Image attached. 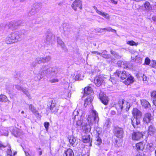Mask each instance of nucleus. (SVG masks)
<instances>
[{
  "mask_svg": "<svg viewBox=\"0 0 156 156\" xmlns=\"http://www.w3.org/2000/svg\"><path fill=\"white\" fill-rule=\"evenodd\" d=\"M129 75V73L126 71H121L117 70L113 75L111 76L109 80L113 84H115L119 78H120L122 80H124L127 78V79L125 80L124 83L126 85H128L133 82V77Z\"/></svg>",
  "mask_w": 156,
  "mask_h": 156,
  "instance_id": "1",
  "label": "nucleus"
},
{
  "mask_svg": "<svg viewBox=\"0 0 156 156\" xmlns=\"http://www.w3.org/2000/svg\"><path fill=\"white\" fill-rule=\"evenodd\" d=\"M59 70V69L56 67H49L47 66H44L41 72L45 71L44 74L47 78H49V81L51 83H55L58 81V79L54 77H57Z\"/></svg>",
  "mask_w": 156,
  "mask_h": 156,
  "instance_id": "2",
  "label": "nucleus"
},
{
  "mask_svg": "<svg viewBox=\"0 0 156 156\" xmlns=\"http://www.w3.org/2000/svg\"><path fill=\"white\" fill-rule=\"evenodd\" d=\"M22 32L21 31L12 32L6 38V43L8 44H13L19 41L22 37Z\"/></svg>",
  "mask_w": 156,
  "mask_h": 156,
  "instance_id": "3",
  "label": "nucleus"
},
{
  "mask_svg": "<svg viewBox=\"0 0 156 156\" xmlns=\"http://www.w3.org/2000/svg\"><path fill=\"white\" fill-rule=\"evenodd\" d=\"M87 119L90 125H92L94 123H98L99 120L98 113L95 110H92L91 113L88 116Z\"/></svg>",
  "mask_w": 156,
  "mask_h": 156,
  "instance_id": "4",
  "label": "nucleus"
},
{
  "mask_svg": "<svg viewBox=\"0 0 156 156\" xmlns=\"http://www.w3.org/2000/svg\"><path fill=\"white\" fill-rule=\"evenodd\" d=\"M80 111V110L79 111H74L73 113L72 118L73 121H74L75 122H76V124L77 125L81 126H83L84 125V124H83L82 121L81 120L82 118L81 115L79 114V112Z\"/></svg>",
  "mask_w": 156,
  "mask_h": 156,
  "instance_id": "5",
  "label": "nucleus"
},
{
  "mask_svg": "<svg viewBox=\"0 0 156 156\" xmlns=\"http://www.w3.org/2000/svg\"><path fill=\"white\" fill-rule=\"evenodd\" d=\"M116 107L118 108H120L122 110L124 108L126 111L129 110L130 107V104L129 103L125 101L124 100H120L118 103L116 105Z\"/></svg>",
  "mask_w": 156,
  "mask_h": 156,
  "instance_id": "6",
  "label": "nucleus"
},
{
  "mask_svg": "<svg viewBox=\"0 0 156 156\" xmlns=\"http://www.w3.org/2000/svg\"><path fill=\"white\" fill-rule=\"evenodd\" d=\"M0 147L2 150L5 151L6 152L8 156H12L11 147L9 144L5 145L2 143H0Z\"/></svg>",
  "mask_w": 156,
  "mask_h": 156,
  "instance_id": "7",
  "label": "nucleus"
},
{
  "mask_svg": "<svg viewBox=\"0 0 156 156\" xmlns=\"http://www.w3.org/2000/svg\"><path fill=\"white\" fill-rule=\"evenodd\" d=\"M82 2L81 0H75L71 5L72 8L75 11L77 10V8L81 9L82 8Z\"/></svg>",
  "mask_w": 156,
  "mask_h": 156,
  "instance_id": "8",
  "label": "nucleus"
},
{
  "mask_svg": "<svg viewBox=\"0 0 156 156\" xmlns=\"http://www.w3.org/2000/svg\"><path fill=\"white\" fill-rule=\"evenodd\" d=\"M104 78L101 75H97L94 78V83L97 87H100L101 85L104 81Z\"/></svg>",
  "mask_w": 156,
  "mask_h": 156,
  "instance_id": "9",
  "label": "nucleus"
},
{
  "mask_svg": "<svg viewBox=\"0 0 156 156\" xmlns=\"http://www.w3.org/2000/svg\"><path fill=\"white\" fill-rule=\"evenodd\" d=\"M143 134L139 131L133 132L132 134V138L133 140H138L142 137Z\"/></svg>",
  "mask_w": 156,
  "mask_h": 156,
  "instance_id": "10",
  "label": "nucleus"
},
{
  "mask_svg": "<svg viewBox=\"0 0 156 156\" xmlns=\"http://www.w3.org/2000/svg\"><path fill=\"white\" fill-rule=\"evenodd\" d=\"M153 119V117L151 114L149 113H147L144 115L143 120L144 123L148 124Z\"/></svg>",
  "mask_w": 156,
  "mask_h": 156,
  "instance_id": "11",
  "label": "nucleus"
},
{
  "mask_svg": "<svg viewBox=\"0 0 156 156\" xmlns=\"http://www.w3.org/2000/svg\"><path fill=\"white\" fill-rule=\"evenodd\" d=\"M156 133V128L153 124H151L148 127V133L151 136L154 135Z\"/></svg>",
  "mask_w": 156,
  "mask_h": 156,
  "instance_id": "12",
  "label": "nucleus"
},
{
  "mask_svg": "<svg viewBox=\"0 0 156 156\" xmlns=\"http://www.w3.org/2000/svg\"><path fill=\"white\" fill-rule=\"evenodd\" d=\"M99 98L103 103L105 105H107L108 103V99L105 94L101 93L99 94Z\"/></svg>",
  "mask_w": 156,
  "mask_h": 156,
  "instance_id": "13",
  "label": "nucleus"
},
{
  "mask_svg": "<svg viewBox=\"0 0 156 156\" xmlns=\"http://www.w3.org/2000/svg\"><path fill=\"white\" fill-rule=\"evenodd\" d=\"M93 8L98 14L102 16L107 19H109L110 17L108 14L99 10L98 9L97 7L95 6H93Z\"/></svg>",
  "mask_w": 156,
  "mask_h": 156,
  "instance_id": "14",
  "label": "nucleus"
},
{
  "mask_svg": "<svg viewBox=\"0 0 156 156\" xmlns=\"http://www.w3.org/2000/svg\"><path fill=\"white\" fill-rule=\"evenodd\" d=\"M142 7L143 10L145 11H149L151 10L152 9L151 5L149 2L147 1H146L142 5Z\"/></svg>",
  "mask_w": 156,
  "mask_h": 156,
  "instance_id": "15",
  "label": "nucleus"
},
{
  "mask_svg": "<svg viewBox=\"0 0 156 156\" xmlns=\"http://www.w3.org/2000/svg\"><path fill=\"white\" fill-rule=\"evenodd\" d=\"M115 134L117 137L119 138H121L123 137V131L121 128H116L114 130Z\"/></svg>",
  "mask_w": 156,
  "mask_h": 156,
  "instance_id": "16",
  "label": "nucleus"
},
{
  "mask_svg": "<svg viewBox=\"0 0 156 156\" xmlns=\"http://www.w3.org/2000/svg\"><path fill=\"white\" fill-rule=\"evenodd\" d=\"M44 66V65L42 66L41 68L40 69L39 73L35 74L34 79L35 81H39L43 77L42 73H43L44 74V72H45V71H43L42 72L41 71V69L43 68V66ZM44 73H45V72Z\"/></svg>",
  "mask_w": 156,
  "mask_h": 156,
  "instance_id": "17",
  "label": "nucleus"
},
{
  "mask_svg": "<svg viewBox=\"0 0 156 156\" xmlns=\"http://www.w3.org/2000/svg\"><path fill=\"white\" fill-rule=\"evenodd\" d=\"M132 114L134 118H140L141 116V112L136 108H134L132 111Z\"/></svg>",
  "mask_w": 156,
  "mask_h": 156,
  "instance_id": "18",
  "label": "nucleus"
},
{
  "mask_svg": "<svg viewBox=\"0 0 156 156\" xmlns=\"http://www.w3.org/2000/svg\"><path fill=\"white\" fill-rule=\"evenodd\" d=\"M131 121L132 124L135 128L138 127L140 125L139 118H134L132 119Z\"/></svg>",
  "mask_w": 156,
  "mask_h": 156,
  "instance_id": "19",
  "label": "nucleus"
},
{
  "mask_svg": "<svg viewBox=\"0 0 156 156\" xmlns=\"http://www.w3.org/2000/svg\"><path fill=\"white\" fill-rule=\"evenodd\" d=\"M54 39L55 36L51 32L48 33L47 35L46 43L48 44V42L50 43Z\"/></svg>",
  "mask_w": 156,
  "mask_h": 156,
  "instance_id": "20",
  "label": "nucleus"
},
{
  "mask_svg": "<svg viewBox=\"0 0 156 156\" xmlns=\"http://www.w3.org/2000/svg\"><path fill=\"white\" fill-rule=\"evenodd\" d=\"M69 141L70 144L73 147L75 146L78 143L77 139L73 136H71L69 137Z\"/></svg>",
  "mask_w": 156,
  "mask_h": 156,
  "instance_id": "21",
  "label": "nucleus"
},
{
  "mask_svg": "<svg viewBox=\"0 0 156 156\" xmlns=\"http://www.w3.org/2000/svg\"><path fill=\"white\" fill-rule=\"evenodd\" d=\"M82 140L84 143H87L90 141V135L88 133H84L82 136Z\"/></svg>",
  "mask_w": 156,
  "mask_h": 156,
  "instance_id": "22",
  "label": "nucleus"
},
{
  "mask_svg": "<svg viewBox=\"0 0 156 156\" xmlns=\"http://www.w3.org/2000/svg\"><path fill=\"white\" fill-rule=\"evenodd\" d=\"M93 99V97L92 96L89 95L88 96L86 99L85 101L84 105L85 107H87V105L90 104L91 101Z\"/></svg>",
  "mask_w": 156,
  "mask_h": 156,
  "instance_id": "23",
  "label": "nucleus"
},
{
  "mask_svg": "<svg viewBox=\"0 0 156 156\" xmlns=\"http://www.w3.org/2000/svg\"><path fill=\"white\" fill-rule=\"evenodd\" d=\"M98 55H100L103 58L106 59H108L111 57L110 55L107 54V52L106 50L103 51L101 53H98Z\"/></svg>",
  "mask_w": 156,
  "mask_h": 156,
  "instance_id": "24",
  "label": "nucleus"
},
{
  "mask_svg": "<svg viewBox=\"0 0 156 156\" xmlns=\"http://www.w3.org/2000/svg\"><path fill=\"white\" fill-rule=\"evenodd\" d=\"M118 64L119 66L122 68L126 69L128 67V63L126 62L119 61L118 62Z\"/></svg>",
  "mask_w": 156,
  "mask_h": 156,
  "instance_id": "25",
  "label": "nucleus"
},
{
  "mask_svg": "<svg viewBox=\"0 0 156 156\" xmlns=\"http://www.w3.org/2000/svg\"><path fill=\"white\" fill-rule=\"evenodd\" d=\"M145 144L142 142L137 143L136 145V149L137 151L143 150Z\"/></svg>",
  "mask_w": 156,
  "mask_h": 156,
  "instance_id": "26",
  "label": "nucleus"
},
{
  "mask_svg": "<svg viewBox=\"0 0 156 156\" xmlns=\"http://www.w3.org/2000/svg\"><path fill=\"white\" fill-rule=\"evenodd\" d=\"M29 109L36 116L38 115V112L37 110L32 105H29Z\"/></svg>",
  "mask_w": 156,
  "mask_h": 156,
  "instance_id": "27",
  "label": "nucleus"
},
{
  "mask_svg": "<svg viewBox=\"0 0 156 156\" xmlns=\"http://www.w3.org/2000/svg\"><path fill=\"white\" fill-rule=\"evenodd\" d=\"M63 155L64 156H73L74 153L72 149H69L64 151Z\"/></svg>",
  "mask_w": 156,
  "mask_h": 156,
  "instance_id": "28",
  "label": "nucleus"
},
{
  "mask_svg": "<svg viewBox=\"0 0 156 156\" xmlns=\"http://www.w3.org/2000/svg\"><path fill=\"white\" fill-rule=\"evenodd\" d=\"M93 93V90L91 87H85L84 89V94L85 95V94L87 95L88 94H91Z\"/></svg>",
  "mask_w": 156,
  "mask_h": 156,
  "instance_id": "29",
  "label": "nucleus"
},
{
  "mask_svg": "<svg viewBox=\"0 0 156 156\" xmlns=\"http://www.w3.org/2000/svg\"><path fill=\"white\" fill-rule=\"evenodd\" d=\"M0 101L4 102H8V103L10 102L6 96L2 94L0 95Z\"/></svg>",
  "mask_w": 156,
  "mask_h": 156,
  "instance_id": "30",
  "label": "nucleus"
},
{
  "mask_svg": "<svg viewBox=\"0 0 156 156\" xmlns=\"http://www.w3.org/2000/svg\"><path fill=\"white\" fill-rule=\"evenodd\" d=\"M37 12L41 8L42 5L39 3H35L32 6Z\"/></svg>",
  "mask_w": 156,
  "mask_h": 156,
  "instance_id": "31",
  "label": "nucleus"
},
{
  "mask_svg": "<svg viewBox=\"0 0 156 156\" xmlns=\"http://www.w3.org/2000/svg\"><path fill=\"white\" fill-rule=\"evenodd\" d=\"M141 104L145 108H149L150 104L148 102L145 100H142L141 101Z\"/></svg>",
  "mask_w": 156,
  "mask_h": 156,
  "instance_id": "32",
  "label": "nucleus"
},
{
  "mask_svg": "<svg viewBox=\"0 0 156 156\" xmlns=\"http://www.w3.org/2000/svg\"><path fill=\"white\" fill-rule=\"evenodd\" d=\"M101 30H106L108 31H111L112 32L115 33H116V30L112 29V28L109 27H108L105 28L100 29L99 31L100 32H102Z\"/></svg>",
  "mask_w": 156,
  "mask_h": 156,
  "instance_id": "33",
  "label": "nucleus"
},
{
  "mask_svg": "<svg viewBox=\"0 0 156 156\" xmlns=\"http://www.w3.org/2000/svg\"><path fill=\"white\" fill-rule=\"evenodd\" d=\"M57 42L58 44L60 45L62 48L63 49L65 48V45L63 42L62 40L59 37L57 38Z\"/></svg>",
  "mask_w": 156,
  "mask_h": 156,
  "instance_id": "34",
  "label": "nucleus"
},
{
  "mask_svg": "<svg viewBox=\"0 0 156 156\" xmlns=\"http://www.w3.org/2000/svg\"><path fill=\"white\" fill-rule=\"evenodd\" d=\"M111 122L110 121L109 119H108L105 122L104 125V127L105 129H107L109 128L111 126Z\"/></svg>",
  "mask_w": 156,
  "mask_h": 156,
  "instance_id": "35",
  "label": "nucleus"
},
{
  "mask_svg": "<svg viewBox=\"0 0 156 156\" xmlns=\"http://www.w3.org/2000/svg\"><path fill=\"white\" fill-rule=\"evenodd\" d=\"M37 12L36 11V10L34 9L32 7H31V9L28 12V15L29 16H31L33 15H34Z\"/></svg>",
  "mask_w": 156,
  "mask_h": 156,
  "instance_id": "36",
  "label": "nucleus"
},
{
  "mask_svg": "<svg viewBox=\"0 0 156 156\" xmlns=\"http://www.w3.org/2000/svg\"><path fill=\"white\" fill-rule=\"evenodd\" d=\"M66 98H69L71 97V93L69 90L65 89L64 90V93L63 94Z\"/></svg>",
  "mask_w": 156,
  "mask_h": 156,
  "instance_id": "37",
  "label": "nucleus"
},
{
  "mask_svg": "<svg viewBox=\"0 0 156 156\" xmlns=\"http://www.w3.org/2000/svg\"><path fill=\"white\" fill-rule=\"evenodd\" d=\"M83 129L85 130L86 132H88L90 130V126L84 124V125L83 126Z\"/></svg>",
  "mask_w": 156,
  "mask_h": 156,
  "instance_id": "38",
  "label": "nucleus"
},
{
  "mask_svg": "<svg viewBox=\"0 0 156 156\" xmlns=\"http://www.w3.org/2000/svg\"><path fill=\"white\" fill-rule=\"evenodd\" d=\"M35 62L38 64L44 63L43 57H38L36 58L35 60Z\"/></svg>",
  "mask_w": 156,
  "mask_h": 156,
  "instance_id": "39",
  "label": "nucleus"
},
{
  "mask_svg": "<svg viewBox=\"0 0 156 156\" xmlns=\"http://www.w3.org/2000/svg\"><path fill=\"white\" fill-rule=\"evenodd\" d=\"M44 63L48 62L51 59V58L50 56H47L45 57H43Z\"/></svg>",
  "mask_w": 156,
  "mask_h": 156,
  "instance_id": "40",
  "label": "nucleus"
},
{
  "mask_svg": "<svg viewBox=\"0 0 156 156\" xmlns=\"http://www.w3.org/2000/svg\"><path fill=\"white\" fill-rule=\"evenodd\" d=\"M137 77L139 78V80L142 79L143 81H147V78L145 75H141V77L140 76H139V75H137Z\"/></svg>",
  "mask_w": 156,
  "mask_h": 156,
  "instance_id": "41",
  "label": "nucleus"
},
{
  "mask_svg": "<svg viewBox=\"0 0 156 156\" xmlns=\"http://www.w3.org/2000/svg\"><path fill=\"white\" fill-rule=\"evenodd\" d=\"M82 77L81 76V74L78 72L76 73V75L75 77V79L76 80H82Z\"/></svg>",
  "mask_w": 156,
  "mask_h": 156,
  "instance_id": "42",
  "label": "nucleus"
},
{
  "mask_svg": "<svg viewBox=\"0 0 156 156\" xmlns=\"http://www.w3.org/2000/svg\"><path fill=\"white\" fill-rule=\"evenodd\" d=\"M131 58L133 59V60L134 61H140L142 60V58H140V56L139 55H136L135 58L132 56Z\"/></svg>",
  "mask_w": 156,
  "mask_h": 156,
  "instance_id": "43",
  "label": "nucleus"
},
{
  "mask_svg": "<svg viewBox=\"0 0 156 156\" xmlns=\"http://www.w3.org/2000/svg\"><path fill=\"white\" fill-rule=\"evenodd\" d=\"M22 90L24 93L29 98H31V97L30 95L29 94L28 91L26 89L23 88Z\"/></svg>",
  "mask_w": 156,
  "mask_h": 156,
  "instance_id": "44",
  "label": "nucleus"
},
{
  "mask_svg": "<svg viewBox=\"0 0 156 156\" xmlns=\"http://www.w3.org/2000/svg\"><path fill=\"white\" fill-rule=\"evenodd\" d=\"M96 141L95 143V144L98 145H100L101 143V139L98 136H97L96 138Z\"/></svg>",
  "mask_w": 156,
  "mask_h": 156,
  "instance_id": "45",
  "label": "nucleus"
},
{
  "mask_svg": "<svg viewBox=\"0 0 156 156\" xmlns=\"http://www.w3.org/2000/svg\"><path fill=\"white\" fill-rule=\"evenodd\" d=\"M127 44L130 45H137L138 43H136L134 41H127Z\"/></svg>",
  "mask_w": 156,
  "mask_h": 156,
  "instance_id": "46",
  "label": "nucleus"
},
{
  "mask_svg": "<svg viewBox=\"0 0 156 156\" xmlns=\"http://www.w3.org/2000/svg\"><path fill=\"white\" fill-rule=\"evenodd\" d=\"M151 96L153 98V100H156V91H153L151 93Z\"/></svg>",
  "mask_w": 156,
  "mask_h": 156,
  "instance_id": "47",
  "label": "nucleus"
},
{
  "mask_svg": "<svg viewBox=\"0 0 156 156\" xmlns=\"http://www.w3.org/2000/svg\"><path fill=\"white\" fill-rule=\"evenodd\" d=\"M50 110L52 112L56 113L58 112V109L57 107L55 106V107H54L53 108L50 109Z\"/></svg>",
  "mask_w": 156,
  "mask_h": 156,
  "instance_id": "48",
  "label": "nucleus"
},
{
  "mask_svg": "<svg viewBox=\"0 0 156 156\" xmlns=\"http://www.w3.org/2000/svg\"><path fill=\"white\" fill-rule=\"evenodd\" d=\"M4 129H2L1 131V133L3 134V135L5 136H7L8 134V131L7 130H5V132H4Z\"/></svg>",
  "mask_w": 156,
  "mask_h": 156,
  "instance_id": "49",
  "label": "nucleus"
},
{
  "mask_svg": "<svg viewBox=\"0 0 156 156\" xmlns=\"http://www.w3.org/2000/svg\"><path fill=\"white\" fill-rule=\"evenodd\" d=\"M150 62V60L147 57L146 58L145 60V63L146 65H149Z\"/></svg>",
  "mask_w": 156,
  "mask_h": 156,
  "instance_id": "50",
  "label": "nucleus"
},
{
  "mask_svg": "<svg viewBox=\"0 0 156 156\" xmlns=\"http://www.w3.org/2000/svg\"><path fill=\"white\" fill-rule=\"evenodd\" d=\"M44 127L46 129V130H48L49 126V123L48 122H45L44 123Z\"/></svg>",
  "mask_w": 156,
  "mask_h": 156,
  "instance_id": "51",
  "label": "nucleus"
},
{
  "mask_svg": "<svg viewBox=\"0 0 156 156\" xmlns=\"http://www.w3.org/2000/svg\"><path fill=\"white\" fill-rule=\"evenodd\" d=\"M56 106V104L54 102L52 101L51 102V105L50 106V109Z\"/></svg>",
  "mask_w": 156,
  "mask_h": 156,
  "instance_id": "52",
  "label": "nucleus"
},
{
  "mask_svg": "<svg viewBox=\"0 0 156 156\" xmlns=\"http://www.w3.org/2000/svg\"><path fill=\"white\" fill-rule=\"evenodd\" d=\"M13 133L15 136L16 137H18L19 136V132L17 130H16V131H15Z\"/></svg>",
  "mask_w": 156,
  "mask_h": 156,
  "instance_id": "53",
  "label": "nucleus"
},
{
  "mask_svg": "<svg viewBox=\"0 0 156 156\" xmlns=\"http://www.w3.org/2000/svg\"><path fill=\"white\" fill-rule=\"evenodd\" d=\"M15 87L18 90H22L23 88L21 87L19 85H16Z\"/></svg>",
  "mask_w": 156,
  "mask_h": 156,
  "instance_id": "54",
  "label": "nucleus"
},
{
  "mask_svg": "<svg viewBox=\"0 0 156 156\" xmlns=\"http://www.w3.org/2000/svg\"><path fill=\"white\" fill-rule=\"evenodd\" d=\"M116 112L114 111H111L110 112V114L112 115H115L116 114Z\"/></svg>",
  "mask_w": 156,
  "mask_h": 156,
  "instance_id": "55",
  "label": "nucleus"
},
{
  "mask_svg": "<svg viewBox=\"0 0 156 156\" xmlns=\"http://www.w3.org/2000/svg\"><path fill=\"white\" fill-rule=\"evenodd\" d=\"M111 2L115 5H116L117 4V1L115 0H111Z\"/></svg>",
  "mask_w": 156,
  "mask_h": 156,
  "instance_id": "56",
  "label": "nucleus"
},
{
  "mask_svg": "<svg viewBox=\"0 0 156 156\" xmlns=\"http://www.w3.org/2000/svg\"><path fill=\"white\" fill-rule=\"evenodd\" d=\"M136 156H144V154L142 153L139 152L138 153Z\"/></svg>",
  "mask_w": 156,
  "mask_h": 156,
  "instance_id": "57",
  "label": "nucleus"
},
{
  "mask_svg": "<svg viewBox=\"0 0 156 156\" xmlns=\"http://www.w3.org/2000/svg\"><path fill=\"white\" fill-rule=\"evenodd\" d=\"M153 104H154L155 106H156V100L154 99L153 100Z\"/></svg>",
  "mask_w": 156,
  "mask_h": 156,
  "instance_id": "58",
  "label": "nucleus"
},
{
  "mask_svg": "<svg viewBox=\"0 0 156 156\" xmlns=\"http://www.w3.org/2000/svg\"><path fill=\"white\" fill-rule=\"evenodd\" d=\"M26 156H31V155L29 154L26 151H24Z\"/></svg>",
  "mask_w": 156,
  "mask_h": 156,
  "instance_id": "59",
  "label": "nucleus"
},
{
  "mask_svg": "<svg viewBox=\"0 0 156 156\" xmlns=\"http://www.w3.org/2000/svg\"><path fill=\"white\" fill-rule=\"evenodd\" d=\"M91 53H94V54H98V53H100V52H98L97 51H92V52H91Z\"/></svg>",
  "mask_w": 156,
  "mask_h": 156,
  "instance_id": "60",
  "label": "nucleus"
},
{
  "mask_svg": "<svg viewBox=\"0 0 156 156\" xmlns=\"http://www.w3.org/2000/svg\"><path fill=\"white\" fill-rule=\"evenodd\" d=\"M65 84H66V85L67 86H66L67 87H69V83L68 82H67L66 83H65Z\"/></svg>",
  "mask_w": 156,
  "mask_h": 156,
  "instance_id": "61",
  "label": "nucleus"
},
{
  "mask_svg": "<svg viewBox=\"0 0 156 156\" xmlns=\"http://www.w3.org/2000/svg\"><path fill=\"white\" fill-rule=\"evenodd\" d=\"M123 117L124 119H126L127 118V115H123Z\"/></svg>",
  "mask_w": 156,
  "mask_h": 156,
  "instance_id": "62",
  "label": "nucleus"
},
{
  "mask_svg": "<svg viewBox=\"0 0 156 156\" xmlns=\"http://www.w3.org/2000/svg\"><path fill=\"white\" fill-rule=\"evenodd\" d=\"M111 54L112 55H115V52L113 51H111Z\"/></svg>",
  "mask_w": 156,
  "mask_h": 156,
  "instance_id": "63",
  "label": "nucleus"
},
{
  "mask_svg": "<svg viewBox=\"0 0 156 156\" xmlns=\"http://www.w3.org/2000/svg\"><path fill=\"white\" fill-rule=\"evenodd\" d=\"M42 154V151H40L39 152V155H41Z\"/></svg>",
  "mask_w": 156,
  "mask_h": 156,
  "instance_id": "64",
  "label": "nucleus"
}]
</instances>
